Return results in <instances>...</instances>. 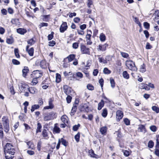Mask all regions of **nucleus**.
<instances>
[{
	"mask_svg": "<svg viewBox=\"0 0 159 159\" xmlns=\"http://www.w3.org/2000/svg\"><path fill=\"white\" fill-rule=\"evenodd\" d=\"M80 137V134L78 132L75 136V139L76 141L78 142L79 141V139Z\"/></svg>",
	"mask_w": 159,
	"mask_h": 159,
	"instance_id": "37998d69",
	"label": "nucleus"
},
{
	"mask_svg": "<svg viewBox=\"0 0 159 159\" xmlns=\"http://www.w3.org/2000/svg\"><path fill=\"white\" fill-rule=\"evenodd\" d=\"M76 75L80 78H82L83 76L82 74L80 72H77L76 74Z\"/></svg>",
	"mask_w": 159,
	"mask_h": 159,
	"instance_id": "338daca9",
	"label": "nucleus"
},
{
	"mask_svg": "<svg viewBox=\"0 0 159 159\" xmlns=\"http://www.w3.org/2000/svg\"><path fill=\"white\" fill-rule=\"evenodd\" d=\"M107 128L106 127H103L100 129V131L102 134H104L106 133Z\"/></svg>",
	"mask_w": 159,
	"mask_h": 159,
	"instance_id": "393cba45",
	"label": "nucleus"
},
{
	"mask_svg": "<svg viewBox=\"0 0 159 159\" xmlns=\"http://www.w3.org/2000/svg\"><path fill=\"white\" fill-rule=\"evenodd\" d=\"M143 26L144 28L147 30L149 29L150 24L147 22H145L143 23Z\"/></svg>",
	"mask_w": 159,
	"mask_h": 159,
	"instance_id": "e433bc0d",
	"label": "nucleus"
},
{
	"mask_svg": "<svg viewBox=\"0 0 159 159\" xmlns=\"http://www.w3.org/2000/svg\"><path fill=\"white\" fill-rule=\"evenodd\" d=\"M100 40H106V37L105 35L101 33L100 35Z\"/></svg>",
	"mask_w": 159,
	"mask_h": 159,
	"instance_id": "09e8293b",
	"label": "nucleus"
},
{
	"mask_svg": "<svg viewBox=\"0 0 159 159\" xmlns=\"http://www.w3.org/2000/svg\"><path fill=\"white\" fill-rule=\"evenodd\" d=\"M154 146V143L152 141H150L148 143V147L149 148H152Z\"/></svg>",
	"mask_w": 159,
	"mask_h": 159,
	"instance_id": "4c0bfd02",
	"label": "nucleus"
},
{
	"mask_svg": "<svg viewBox=\"0 0 159 159\" xmlns=\"http://www.w3.org/2000/svg\"><path fill=\"white\" fill-rule=\"evenodd\" d=\"M41 143V141H39L38 143L37 148L39 151L40 150Z\"/></svg>",
	"mask_w": 159,
	"mask_h": 159,
	"instance_id": "4d7b16f0",
	"label": "nucleus"
},
{
	"mask_svg": "<svg viewBox=\"0 0 159 159\" xmlns=\"http://www.w3.org/2000/svg\"><path fill=\"white\" fill-rule=\"evenodd\" d=\"M103 82H104V80L103 79L101 78L99 80V82L100 83L101 87L102 88L103 86Z\"/></svg>",
	"mask_w": 159,
	"mask_h": 159,
	"instance_id": "e2e57ef3",
	"label": "nucleus"
},
{
	"mask_svg": "<svg viewBox=\"0 0 159 159\" xmlns=\"http://www.w3.org/2000/svg\"><path fill=\"white\" fill-rule=\"evenodd\" d=\"M58 125V124L57 123H56L54 125V127L53 129V132L54 133H55L58 134L61 131L60 128L57 126Z\"/></svg>",
	"mask_w": 159,
	"mask_h": 159,
	"instance_id": "f8f14e48",
	"label": "nucleus"
},
{
	"mask_svg": "<svg viewBox=\"0 0 159 159\" xmlns=\"http://www.w3.org/2000/svg\"><path fill=\"white\" fill-rule=\"evenodd\" d=\"M14 53L16 57L17 58L20 57V56L19 53V50L17 48L14 49Z\"/></svg>",
	"mask_w": 159,
	"mask_h": 159,
	"instance_id": "72a5a7b5",
	"label": "nucleus"
},
{
	"mask_svg": "<svg viewBox=\"0 0 159 159\" xmlns=\"http://www.w3.org/2000/svg\"><path fill=\"white\" fill-rule=\"evenodd\" d=\"M35 42V40H28L27 41L28 43L29 44V46H31Z\"/></svg>",
	"mask_w": 159,
	"mask_h": 159,
	"instance_id": "bf43d9fd",
	"label": "nucleus"
},
{
	"mask_svg": "<svg viewBox=\"0 0 159 159\" xmlns=\"http://www.w3.org/2000/svg\"><path fill=\"white\" fill-rule=\"evenodd\" d=\"M91 34L92 32L91 30H87V34L86 35V38L87 39H88V40H90V37L91 36Z\"/></svg>",
	"mask_w": 159,
	"mask_h": 159,
	"instance_id": "c85d7f7f",
	"label": "nucleus"
},
{
	"mask_svg": "<svg viewBox=\"0 0 159 159\" xmlns=\"http://www.w3.org/2000/svg\"><path fill=\"white\" fill-rule=\"evenodd\" d=\"M56 42L54 40H52V41H49L48 42V46H49L53 47V46L55 44Z\"/></svg>",
	"mask_w": 159,
	"mask_h": 159,
	"instance_id": "a18cd8bd",
	"label": "nucleus"
},
{
	"mask_svg": "<svg viewBox=\"0 0 159 159\" xmlns=\"http://www.w3.org/2000/svg\"><path fill=\"white\" fill-rule=\"evenodd\" d=\"M108 46L107 44L105 43L104 45H99L97 48L98 51H104L106 49V48Z\"/></svg>",
	"mask_w": 159,
	"mask_h": 159,
	"instance_id": "9d476101",
	"label": "nucleus"
},
{
	"mask_svg": "<svg viewBox=\"0 0 159 159\" xmlns=\"http://www.w3.org/2000/svg\"><path fill=\"white\" fill-rule=\"evenodd\" d=\"M61 143L62 144L64 145L65 147L68 144V143L65 139H64L63 138L61 139Z\"/></svg>",
	"mask_w": 159,
	"mask_h": 159,
	"instance_id": "c9c22d12",
	"label": "nucleus"
},
{
	"mask_svg": "<svg viewBox=\"0 0 159 159\" xmlns=\"http://www.w3.org/2000/svg\"><path fill=\"white\" fill-rule=\"evenodd\" d=\"M37 78H34L32 81V84L33 85H36L38 82V81L37 80Z\"/></svg>",
	"mask_w": 159,
	"mask_h": 159,
	"instance_id": "58836bf2",
	"label": "nucleus"
},
{
	"mask_svg": "<svg viewBox=\"0 0 159 159\" xmlns=\"http://www.w3.org/2000/svg\"><path fill=\"white\" fill-rule=\"evenodd\" d=\"M79 43H74L73 44L72 47L76 49L78 47Z\"/></svg>",
	"mask_w": 159,
	"mask_h": 159,
	"instance_id": "13d9d810",
	"label": "nucleus"
},
{
	"mask_svg": "<svg viewBox=\"0 0 159 159\" xmlns=\"http://www.w3.org/2000/svg\"><path fill=\"white\" fill-rule=\"evenodd\" d=\"M98 59H99V62L101 63L102 62L104 64L107 63V61L104 60L102 57H99Z\"/></svg>",
	"mask_w": 159,
	"mask_h": 159,
	"instance_id": "3c124183",
	"label": "nucleus"
},
{
	"mask_svg": "<svg viewBox=\"0 0 159 159\" xmlns=\"http://www.w3.org/2000/svg\"><path fill=\"white\" fill-rule=\"evenodd\" d=\"M42 125L40 123H38L37 124V127L36 129V133L40 132H41V129L42 128Z\"/></svg>",
	"mask_w": 159,
	"mask_h": 159,
	"instance_id": "cd10ccee",
	"label": "nucleus"
},
{
	"mask_svg": "<svg viewBox=\"0 0 159 159\" xmlns=\"http://www.w3.org/2000/svg\"><path fill=\"white\" fill-rule=\"evenodd\" d=\"M124 122H125V124L126 125H129L130 122H129V120H128V119H127V118L125 119H124Z\"/></svg>",
	"mask_w": 159,
	"mask_h": 159,
	"instance_id": "680f3d73",
	"label": "nucleus"
},
{
	"mask_svg": "<svg viewBox=\"0 0 159 159\" xmlns=\"http://www.w3.org/2000/svg\"><path fill=\"white\" fill-rule=\"evenodd\" d=\"M103 72L105 74H109L111 73V71L106 67L104 69Z\"/></svg>",
	"mask_w": 159,
	"mask_h": 159,
	"instance_id": "f704fd0d",
	"label": "nucleus"
},
{
	"mask_svg": "<svg viewBox=\"0 0 159 159\" xmlns=\"http://www.w3.org/2000/svg\"><path fill=\"white\" fill-rule=\"evenodd\" d=\"M29 71V69L27 67L25 66L22 70L23 76L25 77L27 73Z\"/></svg>",
	"mask_w": 159,
	"mask_h": 159,
	"instance_id": "aec40b11",
	"label": "nucleus"
},
{
	"mask_svg": "<svg viewBox=\"0 0 159 159\" xmlns=\"http://www.w3.org/2000/svg\"><path fill=\"white\" fill-rule=\"evenodd\" d=\"M68 96L66 98V100L67 102L68 103H70L71 101L72 97L70 96V95H67Z\"/></svg>",
	"mask_w": 159,
	"mask_h": 159,
	"instance_id": "49530a36",
	"label": "nucleus"
},
{
	"mask_svg": "<svg viewBox=\"0 0 159 159\" xmlns=\"http://www.w3.org/2000/svg\"><path fill=\"white\" fill-rule=\"evenodd\" d=\"M40 67L42 68L45 69L47 67L46 62L45 60H42L40 62Z\"/></svg>",
	"mask_w": 159,
	"mask_h": 159,
	"instance_id": "6ab92c4d",
	"label": "nucleus"
},
{
	"mask_svg": "<svg viewBox=\"0 0 159 159\" xmlns=\"http://www.w3.org/2000/svg\"><path fill=\"white\" fill-rule=\"evenodd\" d=\"M57 116V114L53 112H51L44 116L43 119L45 121L49 120L56 118Z\"/></svg>",
	"mask_w": 159,
	"mask_h": 159,
	"instance_id": "f03ea898",
	"label": "nucleus"
},
{
	"mask_svg": "<svg viewBox=\"0 0 159 159\" xmlns=\"http://www.w3.org/2000/svg\"><path fill=\"white\" fill-rule=\"evenodd\" d=\"M89 153L91 157L96 158H97L99 157L98 156L95 154L94 153V151L92 149H91L89 151Z\"/></svg>",
	"mask_w": 159,
	"mask_h": 159,
	"instance_id": "4468645a",
	"label": "nucleus"
},
{
	"mask_svg": "<svg viewBox=\"0 0 159 159\" xmlns=\"http://www.w3.org/2000/svg\"><path fill=\"white\" fill-rule=\"evenodd\" d=\"M29 47V45H27L26 47V50L28 52L29 55L31 56H32L33 55L34 53V49L33 48H30L29 49H28V48Z\"/></svg>",
	"mask_w": 159,
	"mask_h": 159,
	"instance_id": "ddd939ff",
	"label": "nucleus"
},
{
	"mask_svg": "<svg viewBox=\"0 0 159 159\" xmlns=\"http://www.w3.org/2000/svg\"><path fill=\"white\" fill-rule=\"evenodd\" d=\"M61 81V76L58 73L56 74V82L57 83H59Z\"/></svg>",
	"mask_w": 159,
	"mask_h": 159,
	"instance_id": "2f4dec72",
	"label": "nucleus"
},
{
	"mask_svg": "<svg viewBox=\"0 0 159 159\" xmlns=\"http://www.w3.org/2000/svg\"><path fill=\"white\" fill-rule=\"evenodd\" d=\"M19 89L21 92H25V91L28 90L26 88V86L25 85L21 84V85H19Z\"/></svg>",
	"mask_w": 159,
	"mask_h": 159,
	"instance_id": "f3484780",
	"label": "nucleus"
},
{
	"mask_svg": "<svg viewBox=\"0 0 159 159\" xmlns=\"http://www.w3.org/2000/svg\"><path fill=\"white\" fill-rule=\"evenodd\" d=\"M138 130L140 132H145L146 131L145 126L143 125H139Z\"/></svg>",
	"mask_w": 159,
	"mask_h": 159,
	"instance_id": "dca6fc26",
	"label": "nucleus"
},
{
	"mask_svg": "<svg viewBox=\"0 0 159 159\" xmlns=\"http://www.w3.org/2000/svg\"><path fill=\"white\" fill-rule=\"evenodd\" d=\"M87 87L89 90H92L94 89V87L92 85L90 84L87 85Z\"/></svg>",
	"mask_w": 159,
	"mask_h": 159,
	"instance_id": "8fccbe9b",
	"label": "nucleus"
},
{
	"mask_svg": "<svg viewBox=\"0 0 159 159\" xmlns=\"http://www.w3.org/2000/svg\"><path fill=\"white\" fill-rule=\"evenodd\" d=\"M145 67V65L144 64H143V65H141L140 69V72L142 73L145 72L146 70Z\"/></svg>",
	"mask_w": 159,
	"mask_h": 159,
	"instance_id": "bb28decb",
	"label": "nucleus"
},
{
	"mask_svg": "<svg viewBox=\"0 0 159 159\" xmlns=\"http://www.w3.org/2000/svg\"><path fill=\"white\" fill-rule=\"evenodd\" d=\"M150 129L151 131L153 132H155L157 130V127L154 125L151 126L150 127Z\"/></svg>",
	"mask_w": 159,
	"mask_h": 159,
	"instance_id": "864d4df0",
	"label": "nucleus"
},
{
	"mask_svg": "<svg viewBox=\"0 0 159 159\" xmlns=\"http://www.w3.org/2000/svg\"><path fill=\"white\" fill-rule=\"evenodd\" d=\"M80 126V125L79 124L77 125H75L73 127V129L74 131H76L78 129Z\"/></svg>",
	"mask_w": 159,
	"mask_h": 159,
	"instance_id": "c03bdc74",
	"label": "nucleus"
},
{
	"mask_svg": "<svg viewBox=\"0 0 159 159\" xmlns=\"http://www.w3.org/2000/svg\"><path fill=\"white\" fill-rule=\"evenodd\" d=\"M125 62L126 65L129 69L135 71L137 70V69L134 62L131 60H127Z\"/></svg>",
	"mask_w": 159,
	"mask_h": 159,
	"instance_id": "7ed1b4c3",
	"label": "nucleus"
},
{
	"mask_svg": "<svg viewBox=\"0 0 159 159\" xmlns=\"http://www.w3.org/2000/svg\"><path fill=\"white\" fill-rule=\"evenodd\" d=\"M121 54L124 58H127L129 56L128 54L123 52H121Z\"/></svg>",
	"mask_w": 159,
	"mask_h": 159,
	"instance_id": "5fc2aeb1",
	"label": "nucleus"
},
{
	"mask_svg": "<svg viewBox=\"0 0 159 159\" xmlns=\"http://www.w3.org/2000/svg\"><path fill=\"white\" fill-rule=\"evenodd\" d=\"M93 4L92 0H88L87 2V6L89 8L90 7V6Z\"/></svg>",
	"mask_w": 159,
	"mask_h": 159,
	"instance_id": "052dcab7",
	"label": "nucleus"
},
{
	"mask_svg": "<svg viewBox=\"0 0 159 159\" xmlns=\"http://www.w3.org/2000/svg\"><path fill=\"white\" fill-rule=\"evenodd\" d=\"M107 111L106 108L104 109L102 111V116L103 117H105L107 116Z\"/></svg>",
	"mask_w": 159,
	"mask_h": 159,
	"instance_id": "473e14b6",
	"label": "nucleus"
},
{
	"mask_svg": "<svg viewBox=\"0 0 159 159\" xmlns=\"http://www.w3.org/2000/svg\"><path fill=\"white\" fill-rule=\"evenodd\" d=\"M3 148L5 158L6 159H12L14 157L16 151L13 145L11 144L7 143Z\"/></svg>",
	"mask_w": 159,
	"mask_h": 159,
	"instance_id": "f257e3e1",
	"label": "nucleus"
},
{
	"mask_svg": "<svg viewBox=\"0 0 159 159\" xmlns=\"http://www.w3.org/2000/svg\"><path fill=\"white\" fill-rule=\"evenodd\" d=\"M54 32H52L50 34L48 35V40H52L53 37Z\"/></svg>",
	"mask_w": 159,
	"mask_h": 159,
	"instance_id": "de8ad7c7",
	"label": "nucleus"
},
{
	"mask_svg": "<svg viewBox=\"0 0 159 159\" xmlns=\"http://www.w3.org/2000/svg\"><path fill=\"white\" fill-rule=\"evenodd\" d=\"M50 16V15H44L43 16V20L44 21H47V20H46V19L48 18L49 17V16Z\"/></svg>",
	"mask_w": 159,
	"mask_h": 159,
	"instance_id": "69168bd1",
	"label": "nucleus"
},
{
	"mask_svg": "<svg viewBox=\"0 0 159 159\" xmlns=\"http://www.w3.org/2000/svg\"><path fill=\"white\" fill-rule=\"evenodd\" d=\"M3 15H6L7 13V11L5 9H2L1 11Z\"/></svg>",
	"mask_w": 159,
	"mask_h": 159,
	"instance_id": "774afa93",
	"label": "nucleus"
},
{
	"mask_svg": "<svg viewBox=\"0 0 159 159\" xmlns=\"http://www.w3.org/2000/svg\"><path fill=\"white\" fill-rule=\"evenodd\" d=\"M66 117V116H62L61 118V120L64 123L67 122V121L65 117Z\"/></svg>",
	"mask_w": 159,
	"mask_h": 159,
	"instance_id": "6e6d98bb",
	"label": "nucleus"
},
{
	"mask_svg": "<svg viewBox=\"0 0 159 159\" xmlns=\"http://www.w3.org/2000/svg\"><path fill=\"white\" fill-rule=\"evenodd\" d=\"M39 108V105H34L31 107V111L33 112L35 110L38 109Z\"/></svg>",
	"mask_w": 159,
	"mask_h": 159,
	"instance_id": "5701e85b",
	"label": "nucleus"
},
{
	"mask_svg": "<svg viewBox=\"0 0 159 159\" xmlns=\"http://www.w3.org/2000/svg\"><path fill=\"white\" fill-rule=\"evenodd\" d=\"M26 143L27 145L28 146V148L31 149H34L35 147L33 142L30 141L28 142H25Z\"/></svg>",
	"mask_w": 159,
	"mask_h": 159,
	"instance_id": "2eb2a0df",
	"label": "nucleus"
},
{
	"mask_svg": "<svg viewBox=\"0 0 159 159\" xmlns=\"http://www.w3.org/2000/svg\"><path fill=\"white\" fill-rule=\"evenodd\" d=\"M63 90L64 93L67 95H71V93L73 91L71 88L67 85H65L63 86Z\"/></svg>",
	"mask_w": 159,
	"mask_h": 159,
	"instance_id": "39448f33",
	"label": "nucleus"
},
{
	"mask_svg": "<svg viewBox=\"0 0 159 159\" xmlns=\"http://www.w3.org/2000/svg\"><path fill=\"white\" fill-rule=\"evenodd\" d=\"M152 48V45H150V43H147L146 46V49H150L151 48Z\"/></svg>",
	"mask_w": 159,
	"mask_h": 159,
	"instance_id": "0e129e2a",
	"label": "nucleus"
},
{
	"mask_svg": "<svg viewBox=\"0 0 159 159\" xmlns=\"http://www.w3.org/2000/svg\"><path fill=\"white\" fill-rule=\"evenodd\" d=\"M104 101L101 100V101L98 104V109L99 110H101L104 106Z\"/></svg>",
	"mask_w": 159,
	"mask_h": 159,
	"instance_id": "412c9836",
	"label": "nucleus"
},
{
	"mask_svg": "<svg viewBox=\"0 0 159 159\" xmlns=\"http://www.w3.org/2000/svg\"><path fill=\"white\" fill-rule=\"evenodd\" d=\"M16 32L20 34L23 35L26 33L27 30L24 28H19L17 29Z\"/></svg>",
	"mask_w": 159,
	"mask_h": 159,
	"instance_id": "9b49d317",
	"label": "nucleus"
},
{
	"mask_svg": "<svg viewBox=\"0 0 159 159\" xmlns=\"http://www.w3.org/2000/svg\"><path fill=\"white\" fill-rule=\"evenodd\" d=\"M2 120L5 131L6 132H8L9 129L8 119L7 117L4 116L2 118Z\"/></svg>",
	"mask_w": 159,
	"mask_h": 159,
	"instance_id": "20e7f679",
	"label": "nucleus"
},
{
	"mask_svg": "<svg viewBox=\"0 0 159 159\" xmlns=\"http://www.w3.org/2000/svg\"><path fill=\"white\" fill-rule=\"evenodd\" d=\"M42 76V73L38 70H34L33 71L32 74H31V77L38 78Z\"/></svg>",
	"mask_w": 159,
	"mask_h": 159,
	"instance_id": "0eeeda50",
	"label": "nucleus"
},
{
	"mask_svg": "<svg viewBox=\"0 0 159 159\" xmlns=\"http://www.w3.org/2000/svg\"><path fill=\"white\" fill-rule=\"evenodd\" d=\"M122 75L123 77L126 79H128L129 78V74L126 71H125L123 72Z\"/></svg>",
	"mask_w": 159,
	"mask_h": 159,
	"instance_id": "b1692460",
	"label": "nucleus"
},
{
	"mask_svg": "<svg viewBox=\"0 0 159 159\" xmlns=\"http://www.w3.org/2000/svg\"><path fill=\"white\" fill-rule=\"evenodd\" d=\"M28 91L32 94H34L35 93L36 89L34 87H31L27 88Z\"/></svg>",
	"mask_w": 159,
	"mask_h": 159,
	"instance_id": "4be33fe9",
	"label": "nucleus"
},
{
	"mask_svg": "<svg viewBox=\"0 0 159 159\" xmlns=\"http://www.w3.org/2000/svg\"><path fill=\"white\" fill-rule=\"evenodd\" d=\"M12 62L14 64L16 65H18L20 64V62L19 61L15 59H12Z\"/></svg>",
	"mask_w": 159,
	"mask_h": 159,
	"instance_id": "603ef678",
	"label": "nucleus"
},
{
	"mask_svg": "<svg viewBox=\"0 0 159 159\" xmlns=\"http://www.w3.org/2000/svg\"><path fill=\"white\" fill-rule=\"evenodd\" d=\"M123 116V112L120 111L118 110L116 112V118L117 121H119L121 119Z\"/></svg>",
	"mask_w": 159,
	"mask_h": 159,
	"instance_id": "1a4fd4ad",
	"label": "nucleus"
},
{
	"mask_svg": "<svg viewBox=\"0 0 159 159\" xmlns=\"http://www.w3.org/2000/svg\"><path fill=\"white\" fill-rule=\"evenodd\" d=\"M11 22L13 24H15L16 25H17L18 23H19V19H12L11 20Z\"/></svg>",
	"mask_w": 159,
	"mask_h": 159,
	"instance_id": "c756f323",
	"label": "nucleus"
},
{
	"mask_svg": "<svg viewBox=\"0 0 159 159\" xmlns=\"http://www.w3.org/2000/svg\"><path fill=\"white\" fill-rule=\"evenodd\" d=\"M81 51L83 54H85L89 55L90 52L89 49L88 48H87L84 45H82L80 46Z\"/></svg>",
	"mask_w": 159,
	"mask_h": 159,
	"instance_id": "423d86ee",
	"label": "nucleus"
},
{
	"mask_svg": "<svg viewBox=\"0 0 159 159\" xmlns=\"http://www.w3.org/2000/svg\"><path fill=\"white\" fill-rule=\"evenodd\" d=\"M152 109V110L155 111L156 113H159V108L156 106H153Z\"/></svg>",
	"mask_w": 159,
	"mask_h": 159,
	"instance_id": "7c9ffc66",
	"label": "nucleus"
},
{
	"mask_svg": "<svg viewBox=\"0 0 159 159\" xmlns=\"http://www.w3.org/2000/svg\"><path fill=\"white\" fill-rule=\"evenodd\" d=\"M42 135L43 137H47L48 136L47 130L45 129H44L42 131Z\"/></svg>",
	"mask_w": 159,
	"mask_h": 159,
	"instance_id": "79ce46f5",
	"label": "nucleus"
},
{
	"mask_svg": "<svg viewBox=\"0 0 159 159\" xmlns=\"http://www.w3.org/2000/svg\"><path fill=\"white\" fill-rule=\"evenodd\" d=\"M110 81L111 84V86L112 88H114L115 86V82L114 80L113 79L110 78Z\"/></svg>",
	"mask_w": 159,
	"mask_h": 159,
	"instance_id": "a19ab883",
	"label": "nucleus"
},
{
	"mask_svg": "<svg viewBox=\"0 0 159 159\" xmlns=\"http://www.w3.org/2000/svg\"><path fill=\"white\" fill-rule=\"evenodd\" d=\"M75 56L74 54H72L69 55L67 58L68 59L69 62L73 60L75 58Z\"/></svg>",
	"mask_w": 159,
	"mask_h": 159,
	"instance_id": "a878e982",
	"label": "nucleus"
},
{
	"mask_svg": "<svg viewBox=\"0 0 159 159\" xmlns=\"http://www.w3.org/2000/svg\"><path fill=\"white\" fill-rule=\"evenodd\" d=\"M68 26L66 22H63L60 28V31L61 33H63L67 29Z\"/></svg>",
	"mask_w": 159,
	"mask_h": 159,
	"instance_id": "6e6552de",
	"label": "nucleus"
},
{
	"mask_svg": "<svg viewBox=\"0 0 159 159\" xmlns=\"http://www.w3.org/2000/svg\"><path fill=\"white\" fill-rule=\"evenodd\" d=\"M77 105L74 104L70 112V115L71 116H73L74 115L77 109Z\"/></svg>",
	"mask_w": 159,
	"mask_h": 159,
	"instance_id": "a211bd4d",
	"label": "nucleus"
},
{
	"mask_svg": "<svg viewBox=\"0 0 159 159\" xmlns=\"http://www.w3.org/2000/svg\"><path fill=\"white\" fill-rule=\"evenodd\" d=\"M89 107L86 104H84L82 106L81 109L85 110V111L87 112H88L89 111L88 109Z\"/></svg>",
	"mask_w": 159,
	"mask_h": 159,
	"instance_id": "ea45409f",
	"label": "nucleus"
}]
</instances>
